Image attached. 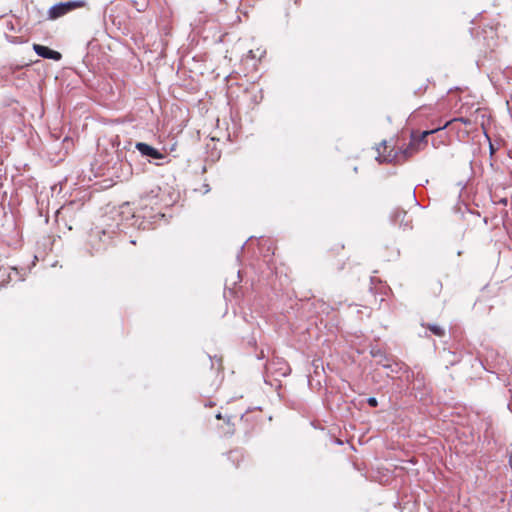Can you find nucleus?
<instances>
[{
  "mask_svg": "<svg viewBox=\"0 0 512 512\" xmlns=\"http://www.w3.org/2000/svg\"><path fill=\"white\" fill-rule=\"evenodd\" d=\"M501 203L506 204V203H507V200H506V199H503V200H501Z\"/></svg>",
  "mask_w": 512,
  "mask_h": 512,
  "instance_id": "obj_14",
  "label": "nucleus"
},
{
  "mask_svg": "<svg viewBox=\"0 0 512 512\" xmlns=\"http://www.w3.org/2000/svg\"><path fill=\"white\" fill-rule=\"evenodd\" d=\"M368 404L371 406V407H376L378 405V402H377V399L376 398H369L368 399Z\"/></svg>",
  "mask_w": 512,
  "mask_h": 512,
  "instance_id": "obj_10",
  "label": "nucleus"
},
{
  "mask_svg": "<svg viewBox=\"0 0 512 512\" xmlns=\"http://www.w3.org/2000/svg\"><path fill=\"white\" fill-rule=\"evenodd\" d=\"M136 149L144 156H149L154 159H161L163 158V155L152 146L143 143V142H137L135 145Z\"/></svg>",
  "mask_w": 512,
  "mask_h": 512,
  "instance_id": "obj_4",
  "label": "nucleus"
},
{
  "mask_svg": "<svg viewBox=\"0 0 512 512\" xmlns=\"http://www.w3.org/2000/svg\"><path fill=\"white\" fill-rule=\"evenodd\" d=\"M441 128H436L429 131H423L421 134H412L411 136H414L416 138V147H419V150L422 149V147L426 144V138L428 135L440 130Z\"/></svg>",
  "mask_w": 512,
  "mask_h": 512,
  "instance_id": "obj_6",
  "label": "nucleus"
},
{
  "mask_svg": "<svg viewBox=\"0 0 512 512\" xmlns=\"http://www.w3.org/2000/svg\"><path fill=\"white\" fill-rule=\"evenodd\" d=\"M419 150V147H416V138L414 136H411L410 144L407 148L400 151V154L397 156L398 161H406L409 157L417 153Z\"/></svg>",
  "mask_w": 512,
  "mask_h": 512,
  "instance_id": "obj_5",
  "label": "nucleus"
},
{
  "mask_svg": "<svg viewBox=\"0 0 512 512\" xmlns=\"http://www.w3.org/2000/svg\"><path fill=\"white\" fill-rule=\"evenodd\" d=\"M228 458L232 461L236 468L239 467V463L244 459V454L239 450L230 451Z\"/></svg>",
  "mask_w": 512,
  "mask_h": 512,
  "instance_id": "obj_7",
  "label": "nucleus"
},
{
  "mask_svg": "<svg viewBox=\"0 0 512 512\" xmlns=\"http://www.w3.org/2000/svg\"><path fill=\"white\" fill-rule=\"evenodd\" d=\"M232 432H233V429L227 430V433H232Z\"/></svg>",
  "mask_w": 512,
  "mask_h": 512,
  "instance_id": "obj_16",
  "label": "nucleus"
},
{
  "mask_svg": "<svg viewBox=\"0 0 512 512\" xmlns=\"http://www.w3.org/2000/svg\"><path fill=\"white\" fill-rule=\"evenodd\" d=\"M12 275H14V276H17V275H18V272H17V270H16V269H12L11 273H9V274H8V277H9L10 279H12Z\"/></svg>",
  "mask_w": 512,
  "mask_h": 512,
  "instance_id": "obj_11",
  "label": "nucleus"
},
{
  "mask_svg": "<svg viewBox=\"0 0 512 512\" xmlns=\"http://www.w3.org/2000/svg\"><path fill=\"white\" fill-rule=\"evenodd\" d=\"M242 416V410H235L228 404L226 407H222L221 411L216 414V419H224L228 425L234 426V421L241 419Z\"/></svg>",
  "mask_w": 512,
  "mask_h": 512,
  "instance_id": "obj_2",
  "label": "nucleus"
},
{
  "mask_svg": "<svg viewBox=\"0 0 512 512\" xmlns=\"http://www.w3.org/2000/svg\"><path fill=\"white\" fill-rule=\"evenodd\" d=\"M205 406L212 407V406H213V404H212V402H210V401H209V403L205 404Z\"/></svg>",
  "mask_w": 512,
  "mask_h": 512,
  "instance_id": "obj_13",
  "label": "nucleus"
},
{
  "mask_svg": "<svg viewBox=\"0 0 512 512\" xmlns=\"http://www.w3.org/2000/svg\"><path fill=\"white\" fill-rule=\"evenodd\" d=\"M509 462H510V465H511V467H512V457L510 458V461H509Z\"/></svg>",
  "mask_w": 512,
  "mask_h": 512,
  "instance_id": "obj_17",
  "label": "nucleus"
},
{
  "mask_svg": "<svg viewBox=\"0 0 512 512\" xmlns=\"http://www.w3.org/2000/svg\"><path fill=\"white\" fill-rule=\"evenodd\" d=\"M405 215H406L405 211H397L393 215V221L396 222V223L401 224L403 219H400V218H401V216L404 218Z\"/></svg>",
  "mask_w": 512,
  "mask_h": 512,
  "instance_id": "obj_9",
  "label": "nucleus"
},
{
  "mask_svg": "<svg viewBox=\"0 0 512 512\" xmlns=\"http://www.w3.org/2000/svg\"><path fill=\"white\" fill-rule=\"evenodd\" d=\"M33 49L35 53L45 59H52L55 61H59L61 59V54L58 51L52 50L46 46L40 44H34Z\"/></svg>",
  "mask_w": 512,
  "mask_h": 512,
  "instance_id": "obj_3",
  "label": "nucleus"
},
{
  "mask_svg": "<svg viewBox=\"0 0 512 512\" xmlns=\"http://www.w3.org/2000/svg\"><path fill=\"white\" fill-rule=\"evenodd\" d=\"M248 57H250V58H255V57H256V54L254 53V51H253V50H250V51L248 52Z\"/></svg>",
  "mask_w": 512,
  "mask_h": 512,
  "instance_id": "obj_12",
  "label": "nucleus"
},
{
  "mask_svg": "<svg viewBox=\"0 0 512 512\" xmlns=\"http://www.w3.org/2000/svg\"><path fill=\"white\" fill-rule=\"evenodd\" d=\"M460 121H462L463 123H466L467 120L463 119V118H460Z\"/></svg>",
  "mask_w": 512,
  "mask_h": 512,
  "instance_id": "obj_15",
  "label": "nucleus"
},
{
  "mask_svg": "<svg viewBox=\"0 0 512 512\" xmlns=\"http://www.w3.org/2000/svg\"><path fill=\"white\" fill-rule=\"evenodd\" d=\"M85 4L86 3L83 0H74L57 3L48 9L47 18L49 20H56L75 9L84 7Z\"/></svg>",
  "mask_w": 512,
  "mask_h": 512,
  "instance_id": "obj_1",
  "label": "nucleus"
},
{
  "mask_svg": "<svg viewBox=\"0 0 512 512\" xmlns=\"http://www.w3.org/2000/svg\"><path fill=\"white\" fill-rule=\"evenodd\" d=\"M426 328L438 337L444 336V333H445L444 330L441 327H439L438 325L428 324V325H426Z\"/></svg>",
  "mask_w": 512,
  "mask_h": 512,
  "instance_id": "obj_8",
  "label": "nucleus"
}]
</instances>
